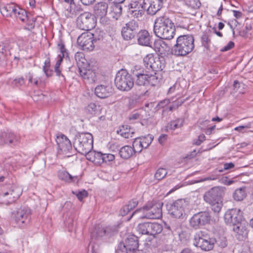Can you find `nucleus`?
Returning <instances> with one entry per match:
<instances>
[{"mask_svg": "<svg viewBox=\"0 0 253 253\" xmlns=\"http://www.w3.org/2000/svg\"><path fill=\"white\" fill-rule=\"evenodd\" d=\"M154 33L161 39L170 40L175 35V29L172 20L166 15L157 18L154 22Z\"/></svg>", "mask_w": 253, "mask_h": 253, "instance_id": "f257e3e1", "label": "nucleus"}, {"mask_svg": "<svg viewBox=\"0 0 253 253\" xmlns=\"http://www.w3.org/2000/svg\"><path fill=\"white\" fill-rule=\"evenodd\" d=\"M224 188L222 187H214L206 192L204 195V201L209 204L215 213H219L223 206L222 196Z\"/></svg>", "mask_w": 253, "mask_h": 253, "instance_id": "f03ea898", "label": "nucleus"}, {"mask_svg": "<svg viewBox=\"0 0 253 253\" xmlns=\"http://www.w3.org/2000/svg\"><path fill=\"white\" fill-rule=\"evenodd\" d=\"M163 203H148L143 208L137 209L133 215L138 214V218L159 219L162 216Z\"/></svg>", "mask_w": 253, "mask_h": 253, "instance_id": "7ed1b4c3", "label": "nucleus"}, {"mask_svg": "<svg viewBox=\"0 0 253 253\" xmlns=\"http://www.w3.org/2000/svg\"><path fill=\"white\" fill-rule=\"evenodd\" d=\"M194 48V37L191 35H181L177 38L173 52L175 55L184 56L191 52Z\"/></svg>", "mask_w": 253, "mask_h": 253, "instance_id": "20e7f679", "label": "nucleus"}, {"mask_svg": "<svg viewBox=\"0 0 253 253\" xmlns=\"http://www.w3.org/2000/svg\"><path fill=\"white\" fill-rule=\"evenodd\" d=\"M74 147L80 153H86L93 148V136L88 132L79 133L75 136Z\"/></svg>", "mask_w": 253, "mask_h": 253, "instance_id": "39448f33", "label": "nucleus"}, {"mask_svg": "<svg viewBox=\"0 0 253 253\" xmlns=\"http://www.w3.org/2000/svg\"><path fill=\"white\" fill-rule=\"evenodd\" d=\"M115 84L117 88L121 91H129L134 85L133 79L126 70L119 71L115 79Z\"/></svg>", "mask_w": 253, "mask_h": 253, "instance_id": "423d86ee", "label": "nucleus"}, {"mask_svg": "<svg viewBox=\"0 0 253 253\" xmlns=\"http://www.w3.org/2000/svg\"><path fill=\"white\" fill-rule=\"evenodd\" d=\"M216 240L203 231H198L194 237L193 245L202 250L208 251L212 250Z\"/></svg>", "mask_w": 253, "mask_h": 253, "instance_id": "0eeeda50", "label": "nucleus"}, {"mask_svg": "<svg viewBox=\"0 0 253 253\" xmlns=\"http://www.w3.org/2000/svg\"><path fill=\"white\" fill-rule=\"evenodd\" d=\"M94 15L89 12L82 13L77 19V26L81 30L88 31L95 26Z\"/></svg>", "mask_w": 253, "mask_h": 253, "instance_id": "6e6552de", "label": "nucleus"}, {"mask_svg": "<svg viewBox=\"0 0 253 253\" xmlns=\"http://www.w3.org/2000/svg\"><path fill=\"white\" fill-rule=\"evenodd\" d=\"M138 247L137 237L133 235H129L125 240V242H120L116 250V253H127V251H131Z\"/></svg>", "mask_w": 253, "mask_h": 253, "instance_id": "1a4fd4ad", "label": "nucleus"}, {"mask_svg": "<svg viewBox=\"0 0 253 253\" xmlns=\"http://www.w3.org/2000/svg\"><path fill=\"white\" fill-rule=\"evenodd\" d=\"M145 0H132L128 4L129 12L132 17L139 18L144 14L146 10Z\"/></svg>", "mask_w": 253, "mask_h": 253, "instance_id": "9d476101", "label": "nucleus"}, {"mask_svg": "<svg viewBox=\"0 0 253 253\" xmlns=\"http://www.w3.org/2000/svg\"><path fill=\"white\" fill-rule=\"evenodd\" d=\"M92 33L86 32L82 33L77 39V43L84 50L91 51L94 48V42Z\"/></svg>", "mask_w": 253, "mask_h": 253, "instance_id": "9b49d317", "label": "nucleus"}, {"mask_svg": "<svg viewBox=\"0 0 253 253\" xmlns=\"http://www.w3.org/2000/svg\"><path fill=\"white\" fill-rule=\"evenodd\" d=\"M211 219V216L208 212H201L194 214L191 218L190 225L195 228L198 229L201 226L208 223Z\"/></svg>", "mask_w": 253, "mask_h": 253, "instance_id": "f8f14e48", "label": "nucleus"}, {"mask_svg": "<svg viewBox=\"0 0 253 253\" xmlns=\"http://www.w3.org/2000/svg\"><path fill=\"white\" fill-rule=\"evenodd\" d=\"M224 220L227 224L233 226L242 221H245L243 218L241 210L237 209H232L227 211L224 215Z\"/></svg>", "mask_w": 253, "mask_h": 253, "instance_id": "ddd939ff", "label": "nucleus"}, {"mask_svg": "<svg viewBox=\"0 0 253 253\" xmlns=\"http://www.w3.org/2000/svg\"><path fill=\"white\" fill-rule=\"evenodd\" d=\"M138 30L137 22L134 20H131L126 23L122 30V35L126 40H130L136 35Z\"/></svg>", "mask_w": 253, "mask_h": 253, "instance_id": "4468645a", "label": "nucleus"}, {"mask_svg": "<svg viewBox=\"0 0 253 253\" xmlns=\"http://www.w3.org/2000/svg\"><path fill=\"white\" fill-rule=\"evenodd\" d=\"M186 206L185 201L180 199L176 201L169 207L168 211L169 214L173 217L179 218L185 213L184 208Z\"/></svg>", "mask_w": 253, "mask_h": 253, "instance_id": "2eb2a0df", "label": "nucleus"}, {"mask_svg": "<svg viewBox=\"0 0 253 253\" xmlns=\"http://www.w3.org/2000/svg\"><path fill=\"white\" fill-rule=\"evenodd\" d=\"M108 8V4L104 2H98L93 7L94 17L99 19L100 22L103 24H105L108 21L106 17Z\"/></svg>", "mask_w": 253, "mask_h": 253, "instance_id": "dca6fc26", "label": "nucleus"}, {"mask_svg": "<svg viewBox=\"0 0 253 253\" xmlns=\"http://www.w3.org/2000/svg\"><path fill=\"white\" fill-rule=\"evenodd\" d=\"M233 226L234 236L238 240L243 241L247 238L249 225L246 220L242 221V222H239Z\"/></svg>", "mask_w": 253, "mask_h": 253, "instance_id": "f3484780", "label": "nucleus"}, {"mask_svg": "<svg viewBox=\"0 0 253 253\" xmlns=\"http://www.w3.org/2000/svg\"><path fill=\"white\" fill-rule=\"evenodd\" d=\"M56 142L58 150L65 154L69 152L72 149L70 140L63 134H57Z\"/></svg>", "mask_w": 253, "mask_h": 253, "instance_id": "a211bd4d", "label": "nucleus"}, {"mask_svg": "<svg viewBox=\"0 0 253 253\" xmlns=\"http://www.w3.org/2000/svg\"><path fill=\"white\" fill-rule=\"evenodd\" d=\"M19 141L18 135L12 132H0V145L7 144L15 146L18 143Z\"/></svg>", "mask_w": 253, "mask_h": 253, "instance_id": "6ab92c4d", "label": "nucleus"}, {"mask_svg": "<svg viewBox=\"0 0 253 253\" xmlns=\"http://www.w3.org/2000/svg\"><path fill=\"white\" fill-rule=\"evenodd\" d=\"M79 71L81 76L87 83L91 84L95 82L96 78L95 70L92 69L90 64L81 67Z\"/></svg>", "mask_w": 253, "mask_h": 253, "instance_id": "aec40b11", "label": "nucleus"}, {"mask_svg": "<svg viewBox=\"0 0 253 253\" xmlns=\"http://www.w3.org/2000/svg\"><path fill=\"white\" fill-rule=\"evenodd\" d=\"M163 2L161 0H145L144 4L148 14L155 15L163 6Z\"/></svg>", "mask_w": 253, "mask_h": 253, "instance_id": "412c9836", "label": "nucleus"}, {"mask_svg": "<svg viewBox=\"0 0 253 253\" xmlns=\"http://www.w3.org/2000/svg\"><path fill=\"white\" fill-rule=\"evenodd\" d=\"M31 210L28 208H23L19 209L14 215L15 221L18 224L27 223L30 219Z\"/></svg>", "mask_w": 253, "mask_h": 253, "instance_id": "4be33fe9", "label": "nucleus"}, {"mask_svg": "<svg viewBox=\"0 0 253 253\" xmlns=\"http://www.w3.org/2000/svg\"><path fill=\"white\" fill-rule=\"evenodd\" d=\"M113 92L114 89L110 85H100L95 88V94L100 98H107L113 94Z\"/></svg>", "mask_w": 253, "mask_h": 253, "instance_id": "5701e85b", "label": "nucleus"}, {"mask_svg": "<svg viewBox=\"0 0 253 253\" xmlns=\"http://www.w3.org/2000/svg\"><path fill=\"white\" fill-rule=\"evenodd\" d=\"M70 4L69 7L64 11V14L67 18H73L77 15L82 13L83 9L80 4H76L74 1L68 2Z\"/></svg>", "mask_w": 253, "mask_h": 253, "instance_id": "b1692460", "label": "nucleus"}, {"mask_svg": "<svg viewBox=\"0 0 253 253\" xmlns=\"http://www.w3.org/2000/svg\"><path fill=\"white\" fill-rule=\"evenodd\" d=\"M22 193V191L20 188L15 187L8 192H5L1 195L3 198H5L7 195H11V197H9L8 200L3 201V203L6 205L11 204L14 202L17 198L19 197Z\"/></svg>", "mask_w": 253, "mask_h": 253, "instance_id": "393cba45", "label": "nucleus"}, {"mask_svg": "<svg viewBox=\"0 0 253 253\" xmlns=\"http://www.w3.org/2000/svg\"><path fill=\"white\" fill-rule=\"evenodd\" d=\"M18 7L14 3H7L0 8V12L4 16L13 17Z\"/></svg>", "mask_w": 253, "mask_h": 253, "instance_id": "a878e982", "label": "nucleus"}, {"mask_svg": "<svg viewBox=\"0 0 253 253\" xmlns=\"http://www.w3.org/2000/svg\"><path fill=\"white\" fill-rule=\"evenodd\" d=\"M137 41L140 45L151 46V37L146 30H141L137 34Z\"/></svg>", "mask_w": 253, "mask_h": 253, "instance_id": "bb28decb", "label": "nucleus"}, {"mask_svg": "<svg viewBox=\"0 0 253 253\" xmlns=\"http://www.w3.org/2000/svg\"><path fill=\"white\" fill-rule=\"evenodd\" d=\"M57 47L60 50V53L58 55L59 58L55 64V69H59V66L63 60V58L67 59L68 57V53L65 47L64 44L62 41H60L57 44Z\"/></svg>", "mask_w": 253, "mask_h": 253, "instance_id": "cd10ccee", "label": "nucleus"}, {"mask_svg": "<svg viewBox=\"0 0 253 253\" xmlns=\"http://www.w3.org/2000/svg\"><path fill=\"white\" fill-rule=\"evenodd\" d=\"M117 133L126 138H128L132 136V135L134 133V131L129 126L123 125L117 130Z\"/></svg>", "mask_w": 253, "mask_h": 253, "instance_id": "c85d7f7f", "label": "nucleus"}, {"mask_svg": "<svg viewBox=\"0 0 253 253\" xmlns=\"http://www.w3.org/2000/svg\"><path fill=\"white\" fill-rule=\"evenodd\" d=\"M135 153L133 148L128 145L122 147L119 152L120 156L125 159L129 158Z\"/></svg>", "mask_w": 253, "mask_h": 253, "instance_id": "c756f323", "label": "nucleus"}, {"mask_svg": "<svg viewBox=\"0 0 253 253\" xmlns=\"http://www.w3.org/2000/svg\"><path fill=\"white\" fill-rule=\"evenodd\" d=\"M165 67V62L164 58L163 57H155L152 70L155 72L161 71L163 70Z\"/></svg>", "mask_w": 253, "mask_h": 253, "instance_id": "7c9ffc66", "label": "nucleus"}, {"mask_svg": "<svg viewBox=\"0 0 253 253\" xmlns=\"http://www.w3.org/2000/svg\"><path fill=\"white\" fill-rule=\"evenodd\" d=\"M106 234H109V230L105 229L104 227L98 226L95 228L94 231L92 232L91 237L96 239H99L105 236Z\"/></svg>", "mask_w": 253, "mask_h": 253, "instance_id": "2f4dec72", "label": "nucleus"}, {"mask_svg": "<svg viewBox=\"0 0 253 253\" xmlns=\"http://www.w3.org/2000/svg\"><path fill=\"white\" fill-rule=\"evenodd\" d=\"M75 59L76 61L79 69L81 67L86 66L89 64L84 57V54L82 52H78L75 55Z\"/></svg>", "mask_w": 253, "mask_h": 253, "instance_id": "473e14b6", "label": "nucleus"}, {"mask_svg": "<svg viewBox=\"0 0 253 253\" xmlns=\"http://www.w3.org/2000/svg\"><path fill=\"white\" fill-rule=\"evenodd\" d=\"M122 14V7L120 4L114 3L111 7L110 14L112 17L117 20Z\"/></svg>", "mask_w": 253, "mask_h": 253, "instance_id": "72a5a7b5", "label": "nucleus"}, {"mask_svg": "<svg viewBox=\"0 0 253 253\" xmlns=\"http://www.w3.org/2000/svg\"><path fill=\"white\" fill-rule=\"evenodd\" d=\"M58 176L60 180L68 183L74 181V179L77 178V176H73L67 171L64 170L59 171Z\"/></svg>", "mask_w": 253, "mask_h": 253, "instance_id": "f704fd0d", "label": "nucleus"}, {"mask_svg": "<svg viewBox=\"0 0 253 253\" xmlns=\"http://www.w3.org/2000/svg\"><path fill=\"white\" fill-rule=\"evenodd\" d=\"M247 196L245 187H241L236 189L233 193L234 200L237 201H241L244 200Z\"/></svg>", "mask_w": 253, "mask_h": 253, "instance_id": "c9c22d12", "label": "nucleus"}, {"mask_svg": "<svg viewBox=\"0 0 253 253\" xmlns=\"http://www.w3.org/2000/svg\"><path fill=\"white\" fill-rule=\"evenodd\" d=\"M137 79L135 81V84L138 86H145L148 85V75L140 73L136 75Z\"/></svg>", "mask_w": 253, "mask_h": 253, "instance_id": "e433bc0d", "label": "nucleus"}, {"mask_svg": "<svg viewBox=\"0 0 253 253\" xmlns=\"http://www.w3.org/2000/svg\"><path fill=\"white\" fill-rule=\"evenodd\" d=\"M149 235L154 236L160 233L163 230V226L158 223L150 222Z\"/></svg>", "mask_w": 253, "mask_h": 253, "instance_id": "4c0bfd02", "label": "nucleus"}, {"mask_svg": "<svg viewBox=\"0 0 253 253\" xmlns=\"http://www.w3.org/2000/svg\"><path fill=\"white\" fill-rule=\"evenodd\" d=\"M28 15L25 10L18 7L15 14L13 15L14 18L20 19L23 22H27L28 19Z\"/></svg>", "mask_w": 253, "mask_h": 253, "instance_id": "58836bf2", "label": "nucleus"}, {"mask_svg": "<svg viewBox=\"0 0 253 253\" xmlns=\"http://www.w3.org/2000/svg\"><path fill=\"white\" fill-rule=\"evenodd\" d=\"M150 222L140 223L137 226L138 232L142 235H149Z\"/></svg>", "mask_w": 253, "mask_h": 253, "instance_id": "ea45409f", "label": "nucleus"}, {"mask_svg": "<svg viewBox=\"0 0 253 253\" xmlns=\"http://www.w3.org/2000/svg\"><path fill=\"white\" fill-rule=\"evenodd\" d=\"M163 40L161 39L158 40L154 42L155 48H157L158 51L161 53L166 51V48H169V47L168 46L167 44Z\"/></svg>", "mask_w": 253, "mask_h": 253, "instance_id": "a19ab883", "label": "nucleus"}, {"mask_svg": "<svg viewBox=\"0 0 253 253\" xmlns=\"http://www.w3.org/2000/svg\"><path fill=\"white\" fill-rule=\"evenodd\" d=\"M155 57L152 54H147L143 59L144 65L148 69H152L153 63H154Z\"/></svg>", "mask_w": 253, "mask_h": 253, "instance_id": "79ce46f5", "label": "nucleus"}, {"mask_svg": "<svg viewBox=\"0 0 253 253\" xmlns=\"http://www.w3.org/2000/svg\"><path fill=\"white\" fill-rule=\"evenodd\" d=\"M142 143V147L147 148L152 143L154 137L152 134L139 137Z\"/></svg>", "mask_w": 253, "mask_h": 253, "instance_id": "37998d69", "label": "nucleus"}, {"mask_svg": "<svg viewBox=\"0 0 253 253\" xmlns=\"http://www.w3.org/2000/svg\"><path fill=\"white\" fill-rule=\"evenodd\" d=\"M183 120L182 119H178L175 121L170 122L167 126L168 129L174 130L182 126Z\"/></svg>", "mask_w": 253, "mask_h": 253, "instance_id": "c03bdc74", "label": "nucleus"}, {"mask_svg": "<svg viewBox=\"0 0 253 253\" xmlns=\"http://www.w3.org/2000/svg\"><path fill=\"white\" fill-rule=\"evenodd\" d=\"M105 33L103 31L100 29H96L93 33H92V36L93 37V41L94 42H97L101 41L103 40Z\"/></svg>", "mask_w": 253, "mask_h": 253, "instance_id": "a18cd8bd", "label": "nucleus"}, {"mask_svg": "<svg viewBox=\"0 0 253 253\" xmlns=\"http://www.w3.org/2000/svg\"><path fill=\"white\" fill-rule=\"evenodd\" d=\"M86 111L91 115L97 114L100 110V106L94 103H90L86 108Z\"/></svg>", "mask_w": 253, "mask_h": 253, "instance_id": "49530a36", "label": "nucleus"}, {"mask_svg": "<svg viewBox=\"0 0 253 253\" xmlns=\"http://www.w3.org/2000/svg\"><path fill=\"white\" fill-rule=\"evenodd\" d=\"M132 146V148L135 153H140L144 148V147H142V142L139 137L136 138L134 140Z\"/></svg>", "mask_w": 253, "mask_h": 253, "instance_id": "de8ad7c7", "label": "nucleus"}, {"mask_svg": "<svg viewBox=\"0 0 253 253\" xmlns=\"http://www.w3.org/2000/svg\"><path fill=\"white\" fill-rule=\"evenodd\" d=\"M183 90L182 87H181L180 84L178 83H175L172 86H171L169 90L168 94H171L174 92L176 93V95H179Z\"/></svg>", "mask_w": 253, "mask_h": 253, "instance_id": "09e8293b", "label": "nucleus"}, {"mask_svg": "<svg viewBox=\"0 0 253 253\" xmlns=\"http://www.w3.org/2000/svg\"><path fill=\"white\" fill-rule=\"evenodd\" d=\"M167 174V170L164 168H159L156 171L155 177L156 179L160 180L165 177Z\"/></svg>", "mask_w": 253, "mask_h": 253, "instance_id": "8fccbe9b", "label": "nucleus"}, {"mask_svg": "<svg viewBox=\"0 0 253 253\" xmlns=\"http://www.w3.org/2000/svg\"><path fill=\"white\" fill-rule=\"evenodd\" d=\"M43 71L46 77H49L52 76V71L50 70V61L48 59H47L44 61V65L43 67Z\"/></svg>", "mask_w": 253, "mask_h": 253, "instance_id": "3c124183", "label": "nucleus"}, {"mask_svg": "<svg viewBox=\"0 0 253 253\" xmlns=\"http://www.w3.org/2000/svg\"><path fill=\"white\" fill-rule=\"evenodd\" d=\"M185 3L187 6L194 9L198 8L201 6L199 0H186Z\"/></svg>", "mask_w": 253, "mask_h": 253, "instance_id": "603ef678", "label": "nucleus"}, {"mask_svg": "<svg viewBox=\"0 0 253 253\" xmlns=\"http://www.w3.org/2000/svg\"><path fill=\"white\" fill-rule=\"evenodd\" d=\"M36 20V18L32 17L31 19H30L28 16V19L27 20V23L25 29L30 31L33 30L35 28V23Z\"/></svg>", "mask_w": 253, "mask_h": 253, "instance_id": "864d4df0", "label": "nucleus"}, {"mask_svg": "<svg viewBox=\"0 0 253 253\" xmlns=\"http://www.w3.org/2000/svg\"><path fill=\"white\" fill-rule=\"evenodd\" d=\"M96 152L90 150L86 153H81L85 156L86 158L90 162H93L95 161V157Z\"/></svg>", "mask_w": 253, "mask_h": 253, "instance_id": "5fc2aeb1", "label": "nucleus"}, {"mask_svg": "<svg viewBox=\"0 0 253 253\" xmlns=\"http://www.w3.org/2000/svg\"><path fill=\"white\" fill-rule=\"evenodd\" d=\"M29 82L36 86H38L41 84V80L40 78H33V76L31 74H29L28 76Z\"/></svg>", "mask_w": 253, "mask_h": 253, "instance_id": "6e6d98bb", "label": "nucleus"}, {"mask_svg": "<svg viewBox=\"0 0 253 253\" xmlns=\"http://www.w3.org/2000/svg\"><path fill=\"white\" fill-rule=\"evenodd\" d=\"M148 84H150L152 86L155 85L158 82V79L155 75H148Z\"/></svg>", "mask_w": 253, "mask_h": 253, "instance_id": "4d7b16f0", "label": "nucleus"}, {"mask_svg": "<svg viewBox=\"0 0 253 253\" xmlns=\"http://www.w3.org/2000/svg\"><path fill=\"white\" fill-rule=\"evenodd\" d=\"M203 45L208 48L209 46L211 40L207 34H204L201 38Z\"/></svg>", "mask_w": 253, "mask_h": 253, "instance_id": "13d9d810", "label": "nucleus"}, {"mask_svg": "<svg viewBox=\"0 0 253 253\" xmlns=\"http://www.w3.org/2000/svg\"><path fill=\"white\" fill-rule=\"evenodd\" d=\"M73 194L76 195L80 201H82L84 198L87 196V192L84 190L80 192H73Z\"/></svg>", "mask_w": 253, "mask_h": 253, "instance_id": "bf43d9fd", "label": "nucleus"}, {"mask_svg": "<svg viewBox=\"0 0 253 253\" xmlns=\"http://www.w3.org/2000/svg\"><path fill=\"white\" fill-rule=\"evenodd\" d=\"M145 93V90L140 92L139 94H135L131 96L130 100L129 103H136L140 99V97L141 95H143Z\"/></svg>", "mask_w": 253, "mask_h": 253, "instance_id": "052dcab7", "label": "nucleus"}, {"mask_svg": "<svg viewBox=\"0 0 253 253\" xmlns=\"http://www.w3.org/2000/svg\"><path fill=\"white\" fill-rule=\"evenodd\" d=\"M252 29V26L249 25H246L245 29L241 30L239 31V35L242 37H246L248 33Z\"/></svg>", "mask_w": 253, "mask_h": 253, "instance_id": "680f3d73", "label": "nucleus"}, {"mask_svg": "<svg viewBox=\"0 0 253 253\" xmlns=\"http://www.w3.org/2000/svg\"><path fill=\"white\" fill-rule=\"evenodd\" d=\"M103 157V154L99 152H96L95 157V161L93 162L99 164L103 163V161H102Z\"/></svg>", "mask_w": 253, "mask_h": 253, "instance_id": "e2e57ef3", "label": "nucleus"}, {"mask_svg": "<svg viewBox=\"0 0 253 253\" xmlns=\"http://www.w3.org/2000/svg\"><path fill=\"white\" fill-rule=\"evenodd\" d=\"M115 159V156L114 155L111 154H103V157L102 161L103 163H107L108 162H111Z\"/></svg>", "mask_w": 253, "mask_h": 253, "instance_id": "0e129e2a", "label": "nucleus"}, {"mask_svg": "<svg viewBox=\"0 0 253 253\" xmlns=\"http://www.w3.org/2000/svg\"><path fill=\"white\" fill-rule=\"evenodd\" d=\"M234 167V164L233 163H225L223 165V168L218 169V171L219 172H223L225 170L230 169Z\"/></svg>", "mask_w": 253, "mask_h": 253, "instance_id": "69168bd1", "label": "nucleus"}, {"mask_svg": "<svg viewBox=\"0 0 253 253\" xmlns=\"http://www.w3.org/2000/svg\"><path fill=\"white\" fill-rule=\"evenodd\" d=\"M138 202L136 199H132L126 205L130 210L134 208L137 205Z\"/></svg>", "mask_w": 253, "mask_h": 253, "instance_id": "338daca9", "label": "nucleus"}, {"mask_svg": "<svg viewBox=\"0 0 253 253\" xmlns=\"http://www.w3.org/2000/svg\"><path fill=\"white\" fill-rule=\"evenodd\" d=\"M221 182L224 185H230L234 183V181L232 179H229L227 176L223 177L220 179Z\"/></svg>", "mask_w": 253, "mask_h": 253, "instance_id": "774afa93", "label": "nucleus"}]
</instances>
